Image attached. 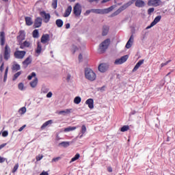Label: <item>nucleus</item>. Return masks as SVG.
<instances>
[{
    "instance_id": "nucleus-1",
    "label": "nucleus",
    "mask_w": 175,
    "mask_h": 175,
    "mask_svg": "<svg viewBox=\"0 0 175 175\" xmlns=\"http://www.w3.org/2000/svg\"><path fill=\"white\" fill-rule=\"evenodd\" d=\"M114 9L113 6H111L108 8L105 9H92V10H88L84 13V16H88L90 13H95L96 14H107V13H110V12H113V10Z\"/></svg>"
},
{
    "instance_id": "nucleus-2",
    "label": "nucleus",
    "mask_w": 175,
    "mask_h": 175,
    "mask_svg": "<svg viewBox=\"0 0 175 175\" xmlns=\"http://www.w3.org/2000/svg\"><path fill=\"white\" fill-rule=\"evenodd\" d=\"M85 77L90 81H95L96 80V74L91 68L85 69Z\"/></svg>"
},
{
    "instance_id": "nucleus-3",
    "label": "nucleus",
    "mask_w": 175,
    "mask_h": 175,
    "mask_svg": "<svg viewBox=\"0 0 175 175\" xmlns=\"http://www.w3.org/2000/svg\"><path fill=\"white\" fill-rule=\"evenodd\" d=\"M135 0H131L126 3H124L123 5H122L119 9H118L114 13L113 16H118L121 12H124V10L128 9L129 6H131Z\"/></svg>"
},
{
    "instance_id": "nucleus-4",
    "label": "nucleus",
    "mask_w": 175,
    "mask_h": 175,
    "mask_svg": "<svg viewBox=\"0 0 175 175\" xmlns=\"http://www.w3.org/2000/svg\"><path fill=\"white\" fill-rule=\"evenodd\" d=\"M109 46H110V39H106L99 45L100 53H105V51H106L109 48Z\"/></svg>"
},
{
    "instance_id": "nucleus-5",
    "label": "nucleus",
    "mask_w": 175,
    "mask_h": 175,
    "mask_svg": "<svg viewBox=\"0 0 175 175\" xmlns=\"http://www.w3.org/2000/svg\"><path fill=\"white\" fill-rule=\"evenodd\" d=\"M32 77H35L33 81L30 82V86L31 88H36V85H38V77H36V73L31 72L30 75L27 77L28 80H32Z\"/></svg>"
},
{
    "instance_id": "nucleus-6",
    "label": "nucleus",
    "mask_w": 175,
    "mask_h": 175,
    "mask_svg": "<svg viewBox=\"0 0 175 175\" xmlns=\"http://www.w3.org/2000/svg\"><path fill=\"white\" fill-rule=\"evenodd\" d=\"M73 14L75 16H77V17H79V16L81 14V5L80 3H77L75 4L73 8Z\"/></svg>"
},
{
    "instance_id": "nucleus-7",
    "label": "nucleus",
    "mask_w": 175,
    "mask_h": 175,
    "mask_svg": "<svg viewBox=\"0 0 175 175\" xmlns=\"http://www.w3.org/2000/svg\"><path fill=\"white\" fill-rule=\"evenodd\" d=\"M128 58H129V56L128 55H124L121 57V58L117 59L115 61L114 64L115 65H121L124 64V62H126V61L128 60Z\"/></svg>"
},
{
    "instance_id": "nucleus-8",
    "label": "nucleus",
    "mask_w": 175,
    "mask_h": 175,
    "mask_svg": "<svg viewBox=\"0 0 175 175\" xmlns=\"http://www.w3.org/2000/svg\"><path fill=\"white\" fill-rule=\"evenodd\" d=\"M40 15L42 18H44V22L47 23L49 21H50V18H51V16H50V14L46 13L45 11H41L40 12Z\"/></svg>"
},
{
    "instance_id": "nucleus-9",
    "label": "nucleus",
    "mask_w": 175,
    "mask_h": 175,
    "mask_svg": "<svg viewBox=\"0 0 175 175\" xmlns=\"http://www.w3.org/2000/svg\"><path fill=\"white\" fill-rule=\"evenodd\" d=\"M40 15L42 18H44V22L47 23L49 21H50V18H51V16H50V14L46 13L45 11H41L40 12Z\"/></svg>"
},
{
    "instance_id": "nucleus-10",
    "label": "nucleus",
    "mask_w": 175,
    "mask_h": 175,
    "mask_svg": "<svg viewBox=\"0 0 175 175\" xmlns=\"http://www.w3.org/2000/svg\"><path fill=\"white\" fill-rule=\"evenodd\" d=\"M161 3H162V1L161 0H149L148 1V6H154V8L161 5Z\"/></svg>"
},
{
    "instance_id": "nucleus-11",
    "label": "nucleus",
    "mask_w": 175,
    "mask_h": 175,
    "mask_svg": "<svg viewBox=\"0 0 175 175\" xmlns=\"http://www.w3.org/2000/svg\"><path fill=\"white\" fill-rule=\"evenodd\" d=\"M161 18H162V16H156L154 21L150 23V25L146 27V29H150V28H152L154 25H157V24H158L159 21H161Z\"/></svg>"
},
{
    "instance_id": "nucleus-12",
    "label": "nucleus",
    "mask_w": 175,
    "mask_h": 175,
    "mask_svg": "<svg viewBox=\"0 0 175 175\" xmlns=\"http://www.w3.org/2000/svg\"><path fill=\"white\" fill-rule=\"evenodd\" d=\"M109 64L106 63H103L98 66V70L99 72H101L102 73H105L107 69H109Z\"/></svg>"
},
{
    "instance_id": "nucleus-13",
    "label": "nucleus",
    "mask_w": 175,
    "mask_h": 175,
    "mask_svg": "<svg viewBox=\"0 0 175 175\" xmlns=\"http://www.w3.org/2000/svg\"><path fill=\"white\" fill-rule=\"evenodd\" d=\"M43 19L40 17H37L34 21L33 27L34 28H40L42 27V23Z\"/></svg>"
},
{
    "instance_id": "nucleus-14",
    "label": "nucleus",
    "mask_w": 175,
    "mask_h": 175,
    "mask_svg": "<svg viewBox=\"0 0 175 175\" xmlns=\"http://www.w3.org/2000/svg\"><path fill=\"white\" fill-rule=\"evenodd\" d=\"M9 58H10V47H9V45H5L4 49V59L8 60Z\"/></svg>"
},
{
    "instance_id": "nucleus-15",
    "label": "nucleus",
    "mask_w": 175,
    "mask_h": 175,
    "mask_svg": "<svg viewBox=\"0 0 175 175\" xmlns=\"http://www.w3.org/2000/svg\"><path fill=\"white\" fill-rule=\"evenodd\" d=\"M50 40V35L49 34H43L41 37V43L44 44L47 43Z\"/></svg>"
},
{
    "instance_id": "nucleus-16",
    "label": "nucleus",
    "mask_w": 175,
    "mask_h": 175,
    "mask_svg": "<svg viewBox=\"0 0 175 175\" xmlns=\"http://www.w3.org/2000/svg\"><path fill=\"white\" fill-rule=\"evenodd\" d=\"M135 6L137 8H144V6H145L146 5V3H144V1L143 0H135Z\"/></svg>"
},
{
    "instance_id": "nucleus-17",
    "label": "nucleus",
    "mask_w": 175,
    "mask_h": 175,
    "mask_svg": "<svg viewBox=\"0 0 175 175\" xmlns=\"http://www.w3.org/2000/svg\"><path fill=\"white\" fill-rule=\"evenodd\" d=\"M32 63V57H31V56H29L23 62V66H25V68H27V66H28V65L31 64Z\"/></svg>"
},
{
    "instance_id": "nucleus-18",
    "label": "nucleus",
    "mask_w": 175,
    "mask_h": 175,
    "mask_svg": "<svg viewBox=\"0 0 175 175\" xmlns=\"http://www.w3.org/2000/svg\"><path fill=\"white\" fill-rule=\"evenodd\" d=\"M85 104L88 105L89 109H94V99L88 98L85 101Z\"/></svg>"
},
{
    "instance_id": "nucleus-19",
    "label": "nucleus",
    "mask_w": 175,
    "mask_h": 175,
    "mask_svg": "<svg viewBox=\"0 0 175 175\" xmlns=\"http://www.w3.org/2000/svg\"><path fill=\"white\" fill-rule=\"evenodd\" d=\"M144 64V59L139 60L136 65L135 66L134 68L133 69V72H136L137 69H139V66H142Z\"/></svg>"
},
{
    "instance_id": "nucleus-20",
    "label": "nucleus",
    "mask_w": 175,
    "mask_h": 175,
    "mask_svg": "<svg viewBox=\"0 0 175 175\" xmlns=\"http://www.w3.org/2000/svg\"><path fill=\"white\" fill-rule=\"evenodd\" d=\"M0 44L1 46H5V32H0Z\"/></svg>"
},
{
    "instance_id": "nucleus-21",
    "label": "nucleus",
    "mask_w": 175,
    "mask_h": 175,
    "mask_svg": "<svg viewBox=\"0 0 175 175\" xmlns=\"http://www.w3.org/2000/svg\"><path fill=\"white\" fill-rule=\"evenodd\" d=\"M132 43H133V35H131L129 40L126 44V49H131L132 47Z\"/></svg>"
},
{
    "instance_id": "nucleus-22",
    "label": "nucleus",
    "mask_w": 175,
    "mask_h": 175,
    "mask_svg": "<svg viewBox=\"0 0 175 175\" xmlns=\"http://www.w3.org/2000/svg\"><path fill=\"white\" fill-rule=\"evenodd\" d=\"M25 24L28 27H31V25H32L33 24V21H32V18H31L29 16H26L25 18Z\"/></svg>"
},
{
    "instance_id": "nucleus-23",
    "label": "nucleus",
    "mask_w": 175,
    "mask_h": 175,
    "mask_svg": "<svg viewBox=\"0 0 175 175\" xmlns=\"http://www.w3.org/2000/svg\"><path fill=\"white\" fill-rule=\"evenodd\" d=\"M70 13H72V5H69L64 14V17H69V16H70Z\"/></svg>"
},
{
    "instance_id": "nucleus-24",
    "label": "nucleus",
    "mask_w": 175,
    "mask_h": 175,
    "mask_svg": "<svg viewBox=\"0 0 175 175\" xmlns=\"http://www.w3.org/2000/svg\"><path fill=\"white\" fill-rule=\"evenodd\" d=\"M15 58H18V59H21L23 58V51H20L16 49V51L14 53Z\"/></svg>"
},
{
    "instance_id": "nucleus-25",
    "label": "nucleus",
    "mask_w": 175,
    "mask_h": 175,
    "mask_svg": "<svg viewBox=\"0 0 175 175\" xmlns=\"http://www.w3.org/2000/svg\"><path fill=\"white\" fill-rule=\"evenodd\" d=\"M72 110L73 109H66V110L59 111V114H63V116H66V114H70Z\"/></svg>"
},
{
    "instance_id": "nucleus-26",
    "label": "nucleus",
    "mask_w": 175,
    "mask_h": 175,
    "mask_svg": "<svg viewBox=\"0 0 175 175\" xmlns=\"http://www.w3.org/2000/svg\"><path fill=\"white\" fill-rule=\"evenodd\" d=\"M36 54L40 55L42 53V44L40 42L37 43V48L36 49Z\"/></svg>"
},
{
    "instance_id": "nucleus-27",
    "label": "nucleus",
    "mask_w": 175,
    "mask_h": 175,
    "mask_svg": "<svg viewBox=\"0 0 175 175\" xmlns=\"http://www.w3.org/2000/svg\"><path fill=\"white\" fill-rule=\"evenodd\" d=\"M53 124V120H50L46 122H45L42 126H41V129H44L46 128V126H49V125H51Z\"/></svg>"
},
{
    "instance_id": "nucleus-28",
    "label": "nucleus",
    "mask_w": 175,
    "mask_h": 175,
    "mask_svg": "<svg viewBox=\"0 0 175 175\" xmlns=\"http://www.w3.org/2000/svg\"><path fill=\"white\" fill-rule=\"evenodd\" d=\"M109 26H103V36H106L109 33Z\"/></svg>"
},
{
    "instance_id": "nucleus-29",
    "label": "nucleus",
    "mask_w": 175,
    "mask_h": 175,
    "mask_svg": "<svg viewBox=\"0 0 175 175\" xmlns=\"http://www.w3.org/2000/svg\"><path fill=\"white\" fill-rule=\"evenodd\" d=\"M55 24L58 28H61L62 25H64V21H62L61 19H57L55 21Z\"/></svg>"
},
{
    "instance_id": "nucleus-30",
    "label": "nucleus",
    "mask_w": 175,
    "mask_h": 175,
    "mask_svg": "<svg viewBox=\"0 0 175 175\" xmlns=\"http://www.w3.org/2000/svg\"><path fill=\"white\" fill-rule=\"evenodd\" d=\"M32 36L35 39H37L38 38H39V31L38 29L33 30L32 33Z\"/></svg>"
},
{
    "instance_id": "nucleus-31",
    "label": "nucleus",
    "mask_w": 175,
    "mask_h": 175,
    "mask_svg": "<svg viewBox=\"0 0 175 175\" xmlns=\"http://www.w3.org/2000/svg\"><path fill=\"white\" fill-rule=\"evenodd\" d=\"M79 158H80V154L79 153H77L74 157H72L70 161V163H72V162H75V161H77V159H79Z\"/></svg>"
},
{
    "instance_id": "nucleus-32",
    "label": "nucleus",
    "mask_w": 175,
    "mask_h": 175,
    "mask_svg": "<svg viewBox=\"0 0 175 175\" xmlns=\"http://www.w3.org/2000/svg\"><path fill=\"white\" fill-rule=\"evenodd\" d=\"M81 102V98L80 96H76L74 98V103H75V105H79Z\"/></svg>"
},
{
    "instance_id": "nucleus-33",
    "label": "nucleus",
    "mask_w": 175,
    "mask_h": 175,
    "mask_svg": "<svg viewBox=\"0 0 175 175\" xmlns=\"http://www.w3.org/2000/svg\"><path fill=\"white\" fill-rule=\"evenodd\" d=\"M12 70L14 72H17V70H20V65L14 64L12 66Z\"/></svg>"
},
{
    "instance_id": "nucleus-34",
    "label": "nucleus",
    "mask_w": 175,
    "mask_h": 175,
    "mask_svg": "<svg viewBox=\"0 0 175 175\" xmlns=\"http://www.w3.org/2000/svg\"><path fill=\"white\" fill-rule=\"evenodd\" d=\"M76 129V126H68L64 129V132H70L72 131H75Z\"/></svg>"
},
{
    "instance_id": "nucleus-35",
    "label": "nucleus",
    "mask_w": 175,
    "mask_h": 175,
    "mask_svg": "<svg viewBox=\"0 0 175 175\" xmlns=\"http://www.w3.org/2000/svg\"><path fill=\"white\" fill-rule=\"evenodd\" d=\"M23 36L20 35L17 37V40L19 42L21 49H23Z\"/></svg>"
},
{
    "instance_id": "nucleus-36",
    "label": "nucleus",
    "mask_w": 175,
    "mask_h": 175,
    "mask_svg": "<svg viewBox=\"0 0 175 175\" xmlns=\"http://www.w3.org/2000/svg\"><path fill=\"white\" fill-rule=\"evenodd\" d=\"M126 131H129V126L124 125L120 129L121 132H126Z\"/></svg>"
},
{
    "instance_id": "nucleus-37",
    "label": "nucleus",
    "mask_w": 175,
    "mask_h": 175,
    "mask_svg": "<svg viewBox=\"0 0 175 175\" xmlns=\"http://www.w3.org/2000/svg\"><path fill=\"white\" fill-rule=\"evenodd\" d=\"M69 142H62L60 144H59V146H62V147H64L65 148H66V147H69Z\"/></svg>"
},
{
    "instance_id": "nucleus-38",
    "label": "nucleus",
    "mask_w": 175,
    "mask_h": 175,
    "mask_svg": "<svg viewBox=\"0 0 175 175\" xmlns=\"http://www.w3.org/2000/svg\"><path fill=\"white\" fill-rule=\"evenodd\" d=\"M21 75V72H16L14 75V77L12 79L13 81H16V80H17V79L18 78V77Z\"/></svg>"
},
{
    "instance_id": "nucleus-39",
    "label": "nucleus",
    "mask_w": 175,
    "mask_h": 175,
    "mask_svg": "<svg viewBox=\"0 0 175 175\" xmlns=\"http://www.w3.org/2000/svg\"><path fill=\"white\" fill-rule=\"evenodd\" d=\"M23 47H30L31 46V42L29 41H25L23 43Z\"/></svg>"
},
{
    "instance_id": "nucleus-40",
    "label": "nucleus",
    "mask_w": 175,
    "mask_h": 175,
    "mask_svg": "<svg viewBox=\"0 0 175 175\" xmlns=\"http://www.w3.org/2000/svg\"><path fill=\"white\" fill-rule=\"evenodd\" d=\"M58 3V0H53L52 2V8L53 9H57V5Z\"/></svg>"
},
{
    "instance_id": "nucleus-41",
    "label": "nucleus",
    "mask_w": 175,
    "mask_h": 175,
    "mask_svg": "<svg viewBox=\"0 0 175 175\" xmlns=\"http://www.w3.org/2000/svg\"><path fill=\"white\" fill-rule=\"evenodd\" d=\"M85 132H87V127H85V125H83L81 126V133H83V135H84V133H85Z\"/></svg>"
},
{
    "instance_id": "nucleus-42",
    "label": "nucleus",
    "mask_w": 175,
    "mask_h": 175,
    "mask_svg": "<svg viewBox=\"0 0 175 175\" xmlns=\"http://www.w3.org/2000/svg\"><path fill=\"white\" fill-rule=\"evenodd\" d=\"M77 50H79V48H77V46L72 45V51L73 54H75V53H76V51H77Z\"/></svg>"
},
{
    "instance_id": "nucleus-43",
    "label": "nucleus",
    "mask_w": 175,
    "mask_h": 175,
    "mask_svg": "<svg viewBox=\"0 0 175 175\" xmlns=\"http://www.w3.org/2000/svg\"><path fill=\"white\" fill-rule=\"evenodd\" d=\"M42 159H43V155L42 154H38L36 157V161H42Z\"/></svg>"
},
{
    "instance_id": "nucleus-44",
    "label": "nucleus",
    "mask_w": 175,
    "mask_h": 175,
    "mask_svg": "<svg viewBox=\"0 0 175 175\" xmlns=\"http://www.w3.org/2000/svg\"><path fill=\"white\" fill-rule=\"evenodd\" d=\"M170 62H172V60H168L165 63H162L161 64V68H163V66H166Z\"/></svg>"
},
{
    "instance_id": "nucleus-45",
    "label": "nucleus",
    "mask_w": 175,
    "mask_h": 175,
    "mask_svg": "<svg viewBox=\"0 0 175 175\" xmlns=\"http://www.w3.org/2000/svg\"><path fill=\"white\" fill-rule=\"evenodd\" d=\"M8 135L9 133L8 132V131H5L2 133L3 137H8Z\"/></svg>"
},
{
    "instance_id": "nucleus-46",
    "label": "nucleus",
    "mask_w": 175,
    "mask_h": 175,
    "mask_svg": "<svg viewBox=\"0 0 175 175\" xmlns=\"http://www.w3.org/2000/svg\"><path fill=\"white\" fill-rule=\"evenodd\" d=\"M18 169V164H16L12 170V173L17 172Z\"/></svg>"
},
{
    "instance_id": "nucleus-47",
    "label": "nucleus",
    "mask_w": 175,
    "mask_h": 175,
    "mask_svg": "<svg viewBox=\"0 0 175 175\" xmlns=\"http://www.w3.org/2000/svg\"><path fill=\"white\" fill-rule=\"evenodd\" d=\"M154 10V8H149V9L148 10V14H151V13H153Z\"/></svg>"
},
{
    "instance_id": "nucleus-48",
    "label": "nucleus",
    "mask_w": 175,
    "mask_h": 175,
    "mask_svg": "<svg viewBox=\"0 0 175 175\" xmlns=\"http://www.w3.org/2000/svg\"><path fill=\"white\" fill-rule=\"evenodd\" d=\"M59 159H61L60 157H55L52 159V162H58Z\"/></svg>"
},
{
    "instance_id": "nucleus-49",
    "label": "nucleus",
    "mask_w": 175,
    "mask_h": 175,
    "mask_svg": "<svg viewBox=\"0 0 175 175\" xmlns=\"http://www.w3.org/2000/svg\"><path fill=\"white\" fill-rule=\"evenodd\" d=\"M5 161H7V159L0 156V163H3Z\"/></svg>"
},
{
    "instance_id": "nucleus-50",
    "label": "nucleus",
    "mask_w": 175,
    "mask_h": 175,
    "mask_svg": "<svg viewBox=\"0 0 175 175\" xmlns=\"http://www.w3.org/2000/svg\"><path fill=\"white\" fill-rule=\"evenodd\" d=\"M18 87V90H20L21 91H23V83H20Z\"/></svg>"
},
{
    "instance_id": "nucleus-51",
    "label": "nucleus",
    "mask_w": 175,
    "mask_h": 175,
    "mask_svg": "<svg viewBox=\"0 0 175 175\" xmlns=\"http://www.w3.org/2000/svg\"><path fill=\"white\" fill-rule=\"evenodd\" d=\"M51 96H53V93L51 92H49L47 94H46V98H51Z\"/></svg>"
},
{
    "instance_id": "nucleus-52",
    "label": "nucleus",
    "mask_w": 175,
    "mask_h": 175,
    "mask_svg": "<svg viewBox=\"0 0 175 175\" xmlns=\"http://www.w3.org/2000/svg\"><path fill=\"white\" fill-rule=\"evenodd\" d=\"M88 2H90V3H92V2H99V0H87Z\"/></svg>"
},
{
    "instance_id": "nucleus-53",
    "label": "nucleus",
    "mask_w": 175,
    "mask_h": 175,
    "mask_svg": "<svg viewBox=\"0 0 175 175\" xmlns=\"http://www.w3.org/2000/svg\"><path fill=\"white\" fill-rule=\"evenodd\" d=\"M107 170L109 173H111L113 172V168H111V167H108Z\"/></svg>"
},
{
    "instance_id": "nucleus-54",
    "label": "nucleus",
    "mask_w": 175,
    "mask_h": 175,
    "mask_svg": "<svg viewBox=\"0 0 175 175\" xmlns=\"http://www.w3.org/2000/svg\"><path fill=\"white\" fill-rule=\"evenodd\" d=\"M69 28H70V23H66V29H69Z\"/></svg>"
},
{
    "instance_id": "nucleus-55",
    "label": "nucleus",
    "mask_w": 175,
    "mask_h": 175,
    "mask_svg": "<svg viewBox=\"0 0 175 175\" xmlns=\"http://www.w3.org/2000/svg\"><path fill=\"white\" fill-rule=\"evenodd\" d=\"M6 146V144H2L1 145H0V150H2V148H3V147Z\"/></svg>"
},
{
    "instance_id": "nucleus-56",
    "label": "nucleus",
    "mask_w": 175,
    "mask_h": 175,
    "mask_svg": "<svg viewBox=\"0 0 175 175\" xmlns=\"http://www.w3.org/2000/svg\"><path fill=\"white\" fill-rule=\"evenodd\" d=\"M40 175H49V173L47 172L43 171Z\"/></svg>"
},
{
    "instance_id": "nucleus-57",
    "label": "nucleus",
    "mask_w": 175,
    "mask_h": 175,
    "mask_svg": "<svg viewBox=\"0 0 175 175\" xmlns=\"http://www.w3.org/2000/svg\"><path fill=\"white\" fill-rule=\"evenodd\" d=\"M9 70V68H7L5 71V77H8V71Z\"/></svg>"
},
{
    "instance_id": "nucleus-58",
    "label": "nucleus",
    "mask_w": 175,
    "mask_h": 175,
    "mask_svg": "<svg viewBox=\"0 0 175 175\" xmlns=\"http://www.w3.org/2000/svg\"><path fill=\"white\" fill-rule=\"evenodd\" d=\"M70 77H71L70 75H68L67 78H66L67 81H70Z\"/></svg>"
},
{
    "instance_id": "nucleus-59",
    "label": "nucleus",
    "mask_w": 175,
    "mask_h": 175,
    "mask_svg": "<svg viewBox=\"0 0 175 175\" xmlns=\"http://www.w3.org/2000/svg\"><path fill=\"white\" fill-rule=\"evenodd\" d=\"M0 70H1V72H3V63L0 66Z\"/></svg>"
},
{
    "instance_id": "nucleus-60",
    "label": "nucleus",
    "mask_w": 175,
    "mask_h": 175,
    "mask_svg": "<svg viewBox=\"0 0 175 175\" xmlns=\"http://www.w3.org/2000/svg\"><path fill=\"white\" fill-rule=\"evenodd\" d=\"M79 61H81V60L83 59V55L79 54Z\"/></svg>"
},
{
    "instance_id": "nucleus-61",
    "label": "nucleus",
    "mask_w": 175,
    "mask_h": 175,
    "mask_svg": "<svg viewBox=\"0 0 175 175\" xmlns=\"http://www.w3.org/2000/svg\"><path fill=\"white\" fill-rule=\"evenodd\" d=\"M27 111V108H25V107H23V113L24 114V113H25Z\"/></svg>"
},
{
    "instance_id": "nucleus-62",
    "label": "nucleus",
    "mask_w": 175,
    "mask_h": 175,
    "mask_svg": "<svg viewBox=\"0 0 175 175\" xmlns=\"http://www.w3.org/2000/svg\"><path fill=\"white\" fill-rule=\"evenodd\" d=\"M110 0H103L102 3H106V2H109Z\"/></svg>"
},
{
    "instance_id": "nucleus-63",
    "label": "nucleus",
    "mask_w": 175,
    "mask_h": 175,
    "mask_svg": "<svg viewBox=\"0 0 175 175\" xmlns=\"http://www.w3.org/2000/svg\"><path fill=\"white\" fill-rule=\"evenodd\" d=\"M19 113H21V114H23V108H21L19 109Z\"/></svg>"
},
{
    "instance_id": "nucleus-64",
    "label": "nucleus",
    "mask_w": 175,
    "mask_h": 175,
    "mask_svg": "<svg viewBox=\"0 0 175 175\" xmlns=\"http://www.w3.org/2000/svg\"><path fill=\"white\" fill-rule=\"evenodd\" d=\"M22 131H23V126H21V127L18 129V131H19V132H22Z\"/></svg>"
}]
</instances>
